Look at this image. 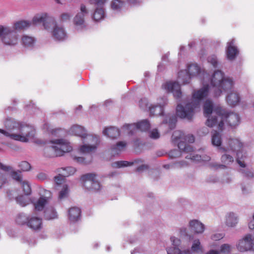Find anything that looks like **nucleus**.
I'll return each mask as SVG.
<instances>
[{"label":"nucleus","instance_id":"f257e3e1","mask_svg":"<svg viewBox=\"0 0 254 254\" xmlns=\"http://www.w3.org/2000/svg\"><path fill=\"white\" fill-rule=\"evenodd\" d=\"M203 110L205 117L208 118L206 124L208 127L218 125V128L222 129L224 120L232 127H235L240 123V117L238 114L234 113H226L221 108L213 109V103L209 100L205 102Z\"/></svg>","mask_w":254,"mask_h":254},{"label":"nucleus","instance_id":"f03ea898","mask_svg":"<svg viewBox=\"0 0 254 254\" xmlns=\"http://www.w3.org/2000/svg\"><path fill=\"white\" fill-rule=\"evenodd\" d=\"M6 130L0 129V135L23 142L34 137L35 131L31 126L22 124L12 118H7L4 123Z\"/></svg>","mask_w":254,"mask_h":254},{"label":"nucleus","instance_id":"7ed1b4c3","mask_svg":"<svg viewBox=\"0 0 254 254\" xmlns=\"http://www.w3.org/2000/svg\"><path fill=\"white\" fill-rule=\"evenodd\" d=\"M209 90L210 86L205 85L201 88L194 90L192 92V98L190 101L186 103L185 106L178 105L176 108L177 115L182 119L191 120L195 111L199 109L201 101L208 95Z\"/></svg>","mask_w":254,"mask_h":254},{"label":"nucleus","instance_id":"20e7f679","mask_svg":"<svg viewBox=\"0 0 254 254\" xmlns=\"http://www.w3.org/2000/svg\"><path fill=\"white\" fill-rule=\"evenodd\" d=\"M192 240L190 249H185L181 250V240L174 236L170 238L171 246L167 248V254H192L202 253L203 247L201 244L199 239H193L192 236H190V240Z\"/></svg>","mask_w":254,"mask_h":254},{"label":"nucleus","instance_id":"39448f33","mask_svg":"<svg viewBox=\"0 0 254 254\" xmlns=\"http://www.w3.org/2000/svg\"><path fill=\"white\" fill-rule=\"evenodd\" d=\"M69 133L71 135L86 138V143L81 146L79 149L80 152L83 153H89L95 151L100 142L98 136L87 135L84 127L80 126H72L69 130Z\"/></svg>","mask_w":254,"mask_h":254},{"label":"nucleus","instance_id":"423d86ee","mask_svg":"<svg viewBox=\"0 0 254 254\" xmlns=\"http://www.w3.org/2000/svg\"><path fill=\"white\" fill-rule=\"evenodd\" d=\"M211 84L214 92V96H220L222 90L228 91L232 89L233 81L230 78L225 77L223 73L220 70L215 71L213 73Z\"/></svg>","mask_w":254,"mask_h":254},{"label":"nucleus","instance_id":"0eeeda50","mask_svg":"<svg viewBox=\"0 0 254 254\" xmlns=\"http://www.w3.org/2000/svg\"><path fill=\"white\" fill-rule=\"evenodd\" d=\"M226 148L227 152L231 151L236 154L237 162L240 167L244 168L246 165L241 159L246 158V150L245 145L238 138H230L228 141V147Z\"/></svg>","mask_w":254,"mask_h":254},{"label":"nucleus","instance_id":"6e6552de","mask_svg":"<svg viewBox=\"0 0 254 254\" xmlns=\"http://www.w3.org/2000/svg\"><path fill=\"white\" fill-rule=\"evenodd\" d=\"M0 39L5 45L14 46L17 43L18 36L11 27L0 25Z\"/></svg>","mask_w":254,"mask_h":254},{"label":"nucleus","instance_id":"1a4fd4ad","mask_svg":"<svg viewBox=\"0 0 254 254\" xmlns=\"http://www.w3.org/2000/svg\"><path fill=\"white\" fill-rule=\"evenodd\" d=\"M200 71V69L197 64H190L188 67V72L181 71L179 72V80L183 84L188 83L191 78L197 75Z\"/></svg>","mask_w":254,"mask_h":254},{"label":"nucleus","instance_id":"9d476101","mask_svg":"<svg viewBox=\"0 0 254 254\" xmlns=\"http://www.w3.org/2000/svg\"><path fill=\"white\" fill-rule=\"evenodd\" d=\"M236 247L241 252L251 250L254 251V237L251 234L246 235L237 242Z\"/></svg>","mask_w":254,"mask_h":254},{"label":"nucleus","instance_id":"9b49d317","mask_svg":"<svg viewBox=\"0 0 254 254\" xmlns=\"http://www.w3.org/2000/svg\"><path fill=\"white\" fill-rule=\"evenodd\" d=\"M184 134L180 130L175 131L172 136V141L175 143H178L179 149L185 153L191 152L192 148L190 145H187L184 141Z\"/></svg>","mask_w":254,"mask_h":254},{"label":"nucleus","instance_id":"f8f14e48","mask_svg":"<svg viewBox=\"0 0 254 254\" xmlns=\"http://www.w3.org/2000/svg\"><path fill=\"white\" fill-rule=\"evenodd\" d=\"M96 175L92 173L86 174L81 177L83 186L89 190H98L100 189V183L96 180Z\"/></svg>","mask_w":254,"mask_h":254},{"label":"nucleus","instance_id":"ddd939ff","mask_svg":"<svg viewBox=\"0 0 254 254\" xmlns=\"http://www.w3.org/2000/svg\"><path fill=\"white\" fill-rule=\"evenodd\" d=\"M150 127L148 120H144L137 124L126 125L123 126V129L127 131L129 134H133L136 130L140 129L141 131L147 130Z\"/></svg>","mask_w":254,"mask_h":254},{"label":"nucleus","instance_id":"4468645a","mask_svg":"<svg viewBox=\"0 0 254 254\" xmlns=\"http://www.w3.org/2000/svg\"><path fill=\"white\" fill-rule=\"evenodd\" d=\"M52 30V35L53 38L57 41H63L67 38V33L64 28L58 24L55 21Z\"/></svg>","mask_w":254,"mask_h":254},{"label":"nucleus","instance_id":"2eb2a0df","mask_svg":"<svg viewBox=\"0 0 254 254\" xmlns=\"http://www.w3.org/2000/svg\"><path fill=\"white\" fill-rule=\"evenodd\" d=\"M162 88L167 92H171L175 98H180L182 95L180 84L176 82H167L162 85Z\"/></svg>","mask_w":254,"mask_h":254},{"label":"nucleus","instance_id":"dca6fc26","mask_svg":"<svg viewBox=\"0 0 254 254\" xmlns=\"http://www.w3.org/2000/svg\"><path fill=\"white\" fill-rule=\"evenodd\" d=\"M32 22L34 25L43 23L45 28L48 29L49 28L48 24L54 23V19L45 13L35 16L32 19Z\"/></svg>","mask_w":254,"mask_h":254},{"label":"nucleus","instance_id":"f3484780","mask_svg":"<svg viewBox=\"0 0 254 254\" xmlns=\"http://www.w3.org/2000/svg\"><path fill=\"white\" fill-rule=\"evenodd\" d=\"M239 54V50L235 45V40L232 39L227 43L226 54L228 60L233 61Z\"/></svg>","mask_w":254,"mask_h":254},{"label":"nucleus","instance_id":"a211bd4d","mask_svg":"<svg viewBox=\"0 0 254 254\" xmlns=\"http://www.w3.org/2000/svg\"><path fill=\"white\" fill-rule=\"evenodd\" d=\"M224 154L221 157V161L222 164H218L217 163H213L210 164L212 168L215 169H225L226 168L227 165L231 164L234 162V158L232 156L227 153V152H224Z\"/></svg>","mask_w":254,"mask_h":254},{"label":"nucleus","instance_id":"6ab92c4d","mask_svg":"<svg viewBox=\"0 0 254 254\" xmlns=\"http://www.w3.org/2000/svg\"><path fill=\"white\" fill-rule=\"evenodd\" d=\"M55 140H52L50 142V145L45 147L44 149V156L48 158H52L59 156L60 152H58Z\"/></svg>","mask_w":254,"mask_h":254},{"label":"nucleus","instance_id":"aec40b11","mask_svg":"<svg viewBox=\"0 0 254 254\" xmlns=\"http://www.w3.org/2000/svg\"><path fill=\"white\" fill-rule=\"evenodd\" d=\"M0 169L5 172L11 171V177L20 184L23 181L22 175L21 173V172L20 171L12 170V167L10 166L5 165L0 162Z\"/></svg>","mask_w":254,"mask_h":254},{"label":"nucleus","instance_id":"412c9836","mask_svg":"<svg viewBox=\"0 0 254 254\" xmlns=\"http://www.w3.org/2000/svg\"><path fill=\"white\" fill-rule=\"evenodd\" d=\"M58 152H60L59 156H62L65 152H69L71 150L72 147L69 143L66 140L63 139H58L55 140Z\"/></svg>","mask_w":254,"mask_h":254},{"label":"nucleus","instance_id":"4be33fe9","mask_svg":"<svg viewBox=\"0 0 254 254\" xmlns=\"http://www.w3.org/2000/svg\"><path fill=\"white\" fill-rule=\"evenodd\" d=\"M27 225L34 230H40L42 227V219L40 217L35 216L28 217Z\"/></svg>","mask_w":254,"mask_h":254},{"label":"nucleus","instance_id":"5701e85b","mask_svg":"<svg viewBox=\"0 0 254 254\" xmlns=\"http://www.w3.org/2000/svg\"><path fill=\"white\" fill-rule=\"evenodd\" d=\"M190 229L195 234H202L205 229V226L201 222L197 220H192L189 222Z\"/></svg>","mask_w":254,"mask_h":254},{"label":"nucleus","instance_id":"b1692460","mask_svg":"<svg viewBox=\"0 0 254 254\" xmlns=\"http://www.w3.org/2000/svg\"><path fill=\"white\" fill-rule=\"evenodd\" d=\"M211 142L213 146L217 147L219 152H227L226 148L221 146V136L216 131H214L212 134Z\"/></svg>","mask_w":254,"mask_h":254},{"label":"nucleus","instance_id":"393cba45","mask_svg":"<svg viewBox=\"0 0 254 254\" xmlns=\"http://www.w3.org/2000/svg\"><path fill=\"white\" fill-rule=\"evenodd\" d=\"M127 143L125 141H119L112 145L110 148L111 154L113 156L118 155L124 151L126 147Z\"/></svg>","mask_w":254,"mask_h":254},{"label":"nucleus","instance_id":"a878e982","mask_svg":"<svg viewBox=\"0 0 254 254\" xmlns=\"http://www.w3.org/2000/svg\"><path fill=\"white\" fill-rule=\"evenodd\" d=\"M167 103V99L166 97L163 98V103H159V105H155L149 107L150 113L155 116L161 115L163 114V106Z\"/></svg>","mask_w":254,"mask_h":254},{"label":"nucleus","instance_id":"bb28decb","mask_svg":"<svg viewBox=\"0 0 254 254\" xmlns=\"http://www.w3.org/2000/svg\"><path fill=\"white\" fill-rule=\"evenodd\" d=\"M228 104L232 107L237 105L240 101V97L237 92L233 91L228 94L226 97Z\"/></svg>","mask_w":254,"mask_h":254},{"label":"nucleus","instance_id":"cd10ccee","mask_svg":"<svg viewBox=\"0 0 254 254\" xmlns=\"http://www.w3.org/2000/svg\"><path fill=\"white\" fill-rule=\"evenodd\" d=\"M81 211L79 208L73 207L70 208L68 210V218L71 222H74L77 221L80 216Z\"/></svg>","mask_w":254,"mask_h":254},{"label":"nucleus","instance_id":"c85d7f7f","mask_svg":"<svg viewBox=\"0 0 254 254\" xmlns=\"http://www.w3.org/2000/svg\"><path fill=\"white\" fill-rule=\"evenodd\" d=\"M85 16L81 14L78 12L73 18V23L76 29H81L85 27Z\"/></svg>","mask_w":254,"mask_h":254},{"label":"nucleus","instance_id":"c756f323","mask_svg":"<svg viewBox=\"0 0 254 254\" xmlns=\"http://www.w3.org/2000/svg\"><path fill=\"white\" fill-rule=\"evenodd\" d=\"M103 133L105 135L113 139L118 137L120 134L119 129L112 127L106 128Z\"/></svg>","mask_w":254,"mask_h":254},{"label":"nucleus","instance_id":"7c9ffc66","mask_svg":"<svg viewBox=\"0 0 254 254\" xmlns=\"http://www.w3.org/2000/svg\"><path fill=\"white\" fill-rule=\"evenodd\" d=\"M31 24V22L29 21L20 20L14 22L13 27L11 28H13L14 31L24 30L30 27Z\"/></svg>","mask_w":254,"mask_h":254},{"label":"nucleus","instance_id":"2f4dec72","mask_svg":"<svg viewBox=\"0 0 254 254\" xmlns=\"http://www.w3.org/2000/svg\"><path fill=\"white\" fill-rule=\"evenodd\" d=\"M44 218L45 219L50 220L58 218V214L53 207L46 208L44 210Z\"/></svg>","mask_w":254,"mask_h":254},{"label":"nucleus","instance_id":"473e14b6","mask_svg":"<svg viewBox=\"0 0 254 254\" xmlns=\"http://www.w3.org/2000/svg\"><path fill=\"white\" fill-rule=\"evenodd\" d=\"M188 153H190V154L187 155L186 157V158L190 159L193 161H199L200 160L203 161H208L210 160V157L207 155H204L201 156L197 154L195 155L193 153V150L192 152H188Z\"/></svg>","mask_w":254,"mask_h":254},{"label":"nucleus","instance_id":"72a5a7b5","mask_svg":"<svg viewBox=\"0 0 254 254\" xmlns=\"http://www.w3.org/2000/svg\"><path fill=\"white\" fill-rule=\"evenodd\" d=\"M238 223V218L233 213H230L226 216L225 224L228 227H233Z\"/></svg>","mask_w":254,"mask_h":254},{"label":"nucleus","instance_id":"f704fd0d","mask_svg":"<svg viewBox=\"0 0 254 254\" xmlns=\"http://www.w3.org/2000/svg\"><path fill=\"white\" fill-rule=\"evenodd\" d=\"M105 16L104 9L102 6H97L94 12L93 18L95 21H99Z\"/></svg>","mask_w":254,"mask_h":254},{"label":"nucleus","instance_id":"c9c22d12","mask_svg":"<svg viewBox=\"0 0 254 254\" xmlns=\"http://www.w3.org/2000/svg\"><path fill=\"white\" fill-rule=\"evenodd\" d=\"M76 172V169L72 167L61 168L58 169V172L61 173L64 177L73 175Z\"/></svg>","mask_w":254,"mask_h":254},{"label":"nucleus","instance_id":"e433bc0d","mask_svg":"<svg viewBox=\"0 0 254 254\" xmlns=\"http://www.w3.org/2000/svg\"><path fill=\"white\" fill-rule=\"evenodd\" d=\"M22 45L26 47H32L35 43V39L33 37L27 35H23L21 38Z\"/></svg>","mask_w":254,"mask_h":254},{"label":"nucleus","instance_id":"4c0bfd02","mask_svg":"<svg viewBox=\"0 0 254 254\" xmlns=\"http://www.w3.org/2000/svg\"><path fill=\"white\" fill-rule=\"evenodd\" d=\"M47 200L43 197H40L37 201L34 203L35 209L38 211L42 210L45 206L48 204Z\"/></svg>","mask_w":254,"mask_h":254},{"label":"nucleus","instance_id":"58836bf2","mask_svg":"<svg viewBox=\"0 0 254 254\" xmlns=\"http://www.w3.org/2000/svg\"><path fill=\"white\" fill-rule=\"evenodd\" d=\"M124 1L121 0H113L111 3L112 9L116 11H119L123 7Z\"/></svg>","mask_w":254,"mask_h":254},{"label":"nucleus","instance_id":"ea45409f","mask_svg":"<svg viewBox=\"0 0 254 254\" xmlns=\"http://www.w3.org/2000/svg\"><path fill=\"white\" fill-rule=\"evenodd\" d=\"M133 164L132 162L126 161H116L112 164V166L115 168H120L131 166Z\"/></svg>","mask_w":254,"mask_h":254},{"label":"nucleus","instance_id":"a19ab883","mask_svg":"<svg viewBox=\"0 0 254 254\" xmlns=\"http://www.w3.org/2000/svg\"><path fill=\"white\" fill-rule=\"evenodd\" d=\"M72 16V14L70 12H64L59 16V20L61 22H65L69 21Z\"/></svg>","mask_w":254,"mask_h":254},{"label":"nucleus","instance_id":"79ce46f5","mask_svg":"<svg viewBox=\"0 0 254 254\" xmlns=\"http://www.w3.org/2000/svg\"><path fill=\"white\" fill-rule=\"evenodd\" d=\"M20 185L26 195H29L31 192V188L29 183L26 180H23Z\"/></svg>","mask_w":254,"mask_h":254},{"label":"nucleus","instance_id":"37998d69","mask_svg":"<svg viewBox=\"0 0 254 254\" xmlns=\"http://www.w3.org/2000/svg\"><path fill=\"white\" fill-rule=\"evenodd\" d=\"M20 169L21 172H28L31 170V166L29 163L27 161H21L18 165Z\"/></svg>","mask_w":254,"mask_h":254},{"label":"nucleus","instance_id":"c03bdc74","mask_svg":"<svg viewBox=\"0 0 254 254\" xmlns=\"http://www.w3.org/2000/svg\"><path fill=\"white\" fill-rule=\"evenodd\" d=\"M231 246L227 244H225L223 245H222L220 246V250L218 251L220 253H222L224 254H228L230 253L231 251Z\"/></svg>","mask_w":254,"mask_h":254},{"label":"nucleus","instance_id":"a18cd8bd","mask_svg":"<svg viewBox=\"0 0 254 254\" xmlns=\"http://www.w3.org/2000/svg\"><path fill=\"white\" fill-rule=\"evenodd\" d=\"M40 193L41 195L40 197L46 199L48 202L52 196L51 192L48 190L42 189L40 190Z\"/></svg>","mask_w":254,"mask_h":254},{"label":"nucleus","instance_id":"49530a36","mask_svg":"<svg viewBox=\"0 0 254 254\" xmlns=\"http://www.w3.org/2000/svg\"><path fill=\"white\" fill-rule=\"evenodd\" d=\"M240 171L243 176L248 179H251L254 178V173L251 170L242 169Z\"/></svg>","mask_w":254,"mask_h":254},{"label":"nucleus","instance_id":"de8ad7c7","mask_svg":"<svg viewBox=\"0 0 254 254\" xmlns=\"http://www.w3.org/2000/svg\"><path fill=\"white\" fill-rule=\"evenodd\" d=\"M176 122H177L176 117L174 116L169 117V121H168L167 119L166 120V123H168L169 127L171 130H172L175 128Z\"/></svg>","mask_w":254,"mask_h":254},{"label":"nucleus","instance_id":"09e8293b","mask_svg":"<svg viewBox=\"0 0 254 254\" xmlns=\"http://www.w3.org/2000/svg\"><path fill=\"white\" fill-rule=\"evenodd\" d=\"M68 192V187L67 185H64L62 190L60 191L59 194V198L63 199L67 196Z\"/></svg>","mask_w":254,"mask_h":254},{"label":"nucleus","instance_id":"8fccbe9b","mask_svg":"<svg viewBox=\"0 0 254 254\" xmlns=\"http://www.w3.org/2000/svg\"><path fill=\"white\" fill-rule=\"evenodd\" d=\"M64 178L61 173H59L58 175L54 177L55 183L58 185H61L64 182Z\"/></svg>","mask_w":254,"mask_h":254},{"label":"nucleus","instance_id":"3c124183","mask_svg":"<svg viewBox=\"0 0 254 254\" xmlns=\"http://www.w3.org/2000/svg\"><path fill=\"white\" fill-rule=\"evenodd\" d=\"M81 14H83L85 16L89 13V10L86 5L83 3L80 5L79 11H78Z\"/></svg>","mask_w":254,"mask_h":254},{"label":"nucleus","instance_id":"603ef678","mask_svg":"<svg viewBox=\"0 0 254 254\" xmlns=\"http://www.w3.org/2000/svg\"><path fill=\"white\" fill-rule=\"evenodd\" d=\"M208 62L215 67L217 65V60L216 56L213 55L208 58Z\"/></svg>","mask_w":254,"mask_h":254},{"label":"nucleus","instance_id":"864d4df0","mask_svg":"<svg viewBox=\"0 0 254 254\" xmlns=\"http://www.w3.org/2000/svg\"><path fill=\"white\" fill-rule=\"evenodd\" d=\"M108 0H90L91 4H94L97 6H102Z\"/></svg>","mask_w":254,"mask_h":254},{"label":"nucleus","instance_id":"5fc2aeb1","mask_svg":"<svg viewBox=\"0 0 254 254\" xmlns=\"http://www.w3.org/2000/svg\"><path fill=\"white\" fill-rule=\"evenodd\" d=\"M149 136L152 138L157 139L160 137V134L156 129H154L150 132Z\"/></svg>","mask_w":254,"mask_h":254},{"label":"nucleus","instance_id":"6e6d98bb","mask_svg":"<svg viewBox=\"0 0 254 254\" xmlns=\"http://www.w3.org/2000/svg\"><path fill=\"white\" fill-rule=\"evenodd\" d=\"M16 201L22 206H24L27 204V202H26L25 198L23 196H20L16 198Z\"/></svg>","mask_w":254,"mask_h":254},{"label":"nucleus","instance_id":"4d7b16f0","mask_svg":"<svg viewBox=\"0 0 254 254\" xmlns=\"http://www.w3.org/2000/svg\"><path fill=\"white\" fill-rule=\"evenodd\" d=\"M188 165L187 162L185 161H180L175 163L174 167L176 168H181L186 167Z\"/></svg>","mask_w":254,"mask_h":254},{"label":"nucleus","instance_id":"13d9d810","mask_svg":"<svg viewBox=\"0 0 254 254\" xmlns=\"http://www.w3.org/2000/svg\"><path fill=\"white\" fill-rule=\"evenodd\" d=\"M223 237V235L222 234L216 233V234H213L211 236V238L212 240L218 241V240H219L222 239Z\"/></svg>","mask_w":254,"mask_h":254},{"label":"nucleus","instance_id":"bf43d9fd","mask_svg":"<svg viewBox=\"0 0 254 254\" xmlns=\"http://www.w3.org/2000/svg\"><path fill=\"white\" fill-rule=\"evenodd\" d=\"M188 141L190 143L193 142L194 141V136L192 135H185L184 141Z\"/></svg>","mask_w":254,"mask_h":254},{"label":"nucleus","instance_id":"052dcab7","mask_svg":"<svg viewBox=\"0 0 254 254\" xmlns=\"http://www.w3.org/2000/svg\"><path fill=\"white\" fill-rule=\"evenodd\" d=\"M36 178L40 181H44L47 179V175L44 173H39L37 174Z\"/></svg>","mask_w":254,"mask_h":254},{"label":"nucleus","instance_id":"680f3d73","mask_svg":"<svg viewBox=\"0 0 254 254\" xmlns=\"http://www.w3.org/2000/svg\"><path fill=\"white\" fill-rule=\"evenodd\" d=\"M207 182L209 183H215L218 182V179L216 176H210L207 179Z\"/></svg>","mask_w":254,"mask_h":254},{"label":"nucleus","instance_id":"e2e57ef3","mask_svg":"<svg viewBox=\"0 0 254 254\" xmlns=\"http://www.w3.org/2000/svg\"><path fill=\"white\" fill-rule=\"evenodd\" d=\"M6 182L5 177L2 174H0V188Z\"/></svg>","mask_w":254,"mask_h":254},{"label":"nucleus","instance_id":"0e129e2a","mask_svg":"<svg viewBox=\"0 0 254 254\" xmlns=\"http://www.w3.org/2000/svg\"><path fill=\"white\" fill-rule=\"evenodd\" d=\"M148 168V166L146 165H142L140 166H139L136 170L138 171V172H141L144 170H145V169H147Z\"/></svg>","mask_w":254,"mask_h":254},{"label":"nucleus","instance_id":"69168bd1","mask_svg":"<svg viewBox=\"0 0 254 254\" xmlns=\"http://www.w3.org/2000/svg\"><path fill=\"white\" fill-rule=\"evenodd\" d=\"M180 233L181 236H185L187 234L188 230L186 228H182L180 230Z\"/></svg>","mask_w":254,"mask_h":254},{"label":"nucleus","instance_id":"338daca9","mask_svg":"<svg viewBox=\"0 0 254 254\" xmlns=\"http://www.w3.org/2000/svg\"><path fill=\"white\" fill-rule=\"evenodd\" d=\"M74 160L77 162H78V163H83L84 162V159L82 157H75L74 158Z\"/></svg>","mask_w":254,"mask_h":254},{"label":"nucleus","instance_id":"774afa93","mask_svg":"<svg viewBox=\"0 0 254 254\" xmlns=\"http://www.w3.org/2000/svg\"><path fill=\"white\" fill-rule=\"evenodd\" d=\"M206 254H220L219 252L218 251L211 250L208 251Z\"/></svg>","mask_w":254,"mask_h":254}]
</instances>
